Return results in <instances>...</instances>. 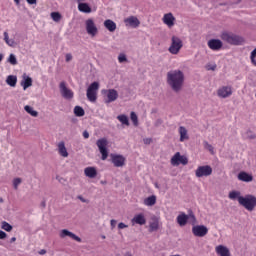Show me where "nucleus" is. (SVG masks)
Segmentation results:
<instances>
[{"mask_svg":"<svg viewBox=\"0 0 256 256\" xmlns=\"http://www.w3.org/2000/svg\"><path fill=\"white\" fill-rule=\"evenodd\" d=\"M17 241V238L16 237H12L11 239H10V243H15Z\"/></svg>","mask_w":256,"mask_h":256,"instance_id":"13d9d810","label":"nucleus"},{"mask_svg":"<svg viewBox=\"0 0 256 256\" xmlns=\"http://www.w3.org/2000/svg\"><path fill=\"white\" fill-rule=\"evenodd\" d=\"M78 11H80V13H91V6L87 3L80 2L78 3Z\"/></svg>","mask_w":256,"mask_h":256,"instance_id":"c85d7f7f","label":"nucleus"},{"mask_svg":"<svg viewBox=\"0 0 256 256\" xmlns=\"http://www.w3.org/2000/svg\"><path fill=\"white\" fill-rule=\"evenodd\" d=\"M111 162L114 167H124L126 158L121 154H111Z\"/></svg>","mask_w":256,"mask_h":256,"instance_id":"2eb2a0df","label":"nucleus"},{"mask_svg":"<svg viewBox=\"0 0 256 256\" xmlns=\"http://www.w3.org/2000/svg\"><path fill=\"white\" fill-rule=\"evenodd\" d=\"M83 137L84 139H89V132L87 130L83 132Z\"/></svg>","mask_w":256,"mask_h":256,"instance_id":"6e6d98bb","label":"nucleus"},{"mask_svg":"<svg viewBox=\"0 0 256 256\" xmlns=\"http://www.w3.org/2000/svg\"><path fill=\"white\" fill-rule=\"evenodd\" d=\"M14 3H16V5H19L21 3L20 0H14Z\"/></svg>","mask_w":256,"mask_h":256,"instance_id":"052dcab7","label":"nucleus"},{"mask_svg":"<svg viewBox=\"0 0 256 256\" xmlns=\"http://www.w3.org/2000/svg\"><path fill=\"white\" fill-rule=\"evenodd\" d=\"M74 115L76 117H83L85 115V110L81 106L74 107Z\"/></svg>","mask_w":256,"mask_h":256,"instance_id":"72a5a7b5","label":"nucleus"},{"mask_svg":"<svg viewBox=\"0 0 256 256\" xmlns=\"http://www.w3.org/2000/svg\"><path fill=\"white\" fill-rule=\"evenodd\" d=\"M181 49H183V40L178 36H172L171 44L168 48L169 53H171V55H179Z\"/></svg>","mask_w":256,"mask_h":256,"instance_id":"20e7f679","label":"nucleus"},{"mask_svg":"<svg viewBox=\"0 0 256 256\" xmlns=\"http://www.w3.org/2000/svg\"><path fill=\"white\" fill-rule=\"evenodd\" d=\"M118 61H119V63H125V62H127V55H125V54H123V53L119 54V56H118Z\"/></svg>","mask_w":256,"mask_h":256,"instance_id":"c03bdc74","label":"nucleus"},{"mask_svg":"<svg viewBox=\"0 0 256 256\" xmlns=\"http://www.w3.org/2000/svg\"><path fill=\"white\" fill-rule=\"evenodd\" d=\"M84 175L89 179H95L97 177V168L93 166L86 167L84 169Z\"/></svg>","mask_w":256,"mask_h":256,"instance_id":"b1692460","label":"nucleus"},{"mask_svg":"<svg viewBox=\"0 0 256 256\" xmlns=\"http://www.w3.org/2000/svg\"><path fill=\"white\" fill-rule=\"evenodd\" d=\"M239 205L245 207L247 211H254L256 207V196L248 194L239 198Z\"/></svg>","mask_w":256,"mask_h":256,"instance_id":"7ed1b4c3","label":"nucleus"},{"mask_svg":"<svg viewBox=\"0 0 256 256\" xmlns=\"http://www.w3.org/2000/svg\"><path fill=\"white\" fill-rule=\"evenodd\" d=\"M66 63H69V61L73 60V55L71 53H67L65 55Z\"/></svg>","mask_w":256,"mask_h":256,"instance_id":"49530a36","label":"nucleus"},{"mask_svg":"<svg viewBox=\"0 0 256 256\" xmlns=\"http://www.w3.org/2000/svg\"><path fill=\"white\" fill-rule=\"evenodd\" d=\"M221 39L226 41V43H230L231 45H241V42L243 41L241 37L229 32H223Z\"/></svg>","mask_w":256,"mask_h":256,"instance_id":"0eeeda50","label":"nucleus"},{"mask_svg":"<svg viewBox=\"0 0 256 256\" xmlns=\"http://www.w3.org/2000/svg\"><path fill=\"white\" fill-rule=\"evenodd\" d=\"M6 83H7V85H9V87H16L17 86V76L9 75L6 78Z\"/></svg>","mask_w":256,"mask_h":256,"instance_id":"7c9ffc66","label":"nucleus"},{"mask_svg":"<svg viewBox=\"0 0 256 256\" xmlns=\"http://www.w3.org/2000/svg\"><path fill=\"white\" fill-rule=\"evenodd\" d=\"M151 138H144L143 139V143L145 144V145H150V143H151Z\"/></svg>","mask_w":256,"mask_h":256,"instance_id":"603ef678","label":"nucleus"},{"mask_svg":"<svg viewBox=\"0 0 256 256\" xmlns=\"http://www.w3.org/2000/svg\"><path fill=\"white\" fill-rule=\"evenodd\" d=\"M194 237H205L209 233V229L205 225H195L192 227Z\"/></svg>","mask_w":256,"mask_h":256,"instance_id":"ddd939ff","label":"nucleus"},{"mask_svg":"<svg viewBox=\"0 0 256 256\" xmlns=\"http://www.w3.org/2000/svg\"><path fill=\"white\" fill-rule=\"evenodd\" d=\"M24 111H26V113L31 115V117H38L39 116V112H37V110L33 109V107H31L29 105H26L24 107Z\"/></svg>","mask_w":256,"mask_h":256,"instance_id":"2f4dec72","label":"nucleus"},{"mask_svg":"<svg viewBox=\"0 0 256 256\" xmlns=\"http://www.w3.org/2000/svg\"><path fill=\"white\" fill-rule=\"evenodd\" d=\"M76 1L79 4V3H85V1H87V0H76Z\"/></svg>","mask_w":256,"mask_h":256,"instance_id":"bf43d9fd","label":"nucleus"},{"mask_svg":"<svg viewBox=\"0 0 256 256\" xmlns=\"http://www.w3.org/2000/svg\"><path fill=\"white\" fill-rule=\"evenodd\" d=\"M110 225H111L112 229H115V226L117 225V220H111Z\"/></svg>","mask_w":256,"mask_h":256,"instance_id":"5fc2aeb1","label":"nucleus"},{"mask_svg":"<svg viewBox=\"0 0 256 256\" xmlns=\"http://www.w3.org/2000/svg\"><path fill=\"white\" fill-rule=\"evenodd\" d=\"M176 222L180 227H185L187 223H191V225H195L197 223V218H195V214H185V212H180L176 218Z\"/></svg>","mask_w":256,"mask_h":256,"instance_id":"f03ea898","label":"nucleus"},{"mask_svg":"<svg viewBox=\"0 0 256 256\" xmlns=\"http://www.w3.org/2000/svg\"><path fill=\"white\" fill-rule=\"evenodd\" d=\"M178 133L180 135L179 141L180 143H184V141H189V131L184 126H180L178 128Z\"/></svg>","mask_w":256,"mask_h":256,"instance_id":"4be33fe9","label":"nucleus"},{"mask_svg":"<svg viewBox=\"0 0 256 256\" xmlns=\"http://www.w3.org/2000/svg\"><path fill=\"white\" fill-rule=\"evenodd\" d=\"M255 57H256V48L251 52V55H250L251 63H253L256 67Z\"/></svg>","mask_w":256,"mask_h":256,"instance_id":"a18cd8bd","label":"nucleus"},{"mask_svg":"<svg viewBox=\"0 0 256 256\" xmlns=\"http://www.w3.org/2000/svg\"><path fill=\"white\" fill-rule=\"evenodd\" d=\"M77 199H79L82 203H89V201L87 199L83 198V196H81V195H79L77 197Z\"/></svg>","mask_w":256,"mask_h":256,"instance_id":"8fccbe9b","label":"nucleus"},{"mask_svg":"<svg viewBox=\"0 0 256 256\" xmlns=\"http://www.w3.org/2000/svg\"><path fill=\"white\" fill-rule=\"evenodd\" d=\"M204 149H207L212 155L215 154V149L213 148V146L211 144H209V142L204 141Z\"/></svg>","mask_w":256,"mask_h":256,"instance_id":"a19ab883","label":"nucleus"},{"mask_svg":"<svg viewBox=\"0 0 256 256\" xmlns=\"http://www.w3.org/2000/svg\"><path fill=\"white\" fill-rule=\"evenodd\" d=\"M208 71H215V69H217V65H211V66H207Z\"/></svg>","mask_w":256,"mask_h":256,"instance_id":"3c124183","label":"nucleus"},{"mask_svg":"<svg viewBox=\"0 0 256 256\" xmlns=\"http://www.w3.org/2000/svg\"><path fill=\"white\" fill-rule=\"evenodd\" d=\"M124 23L126 27H132V29H137V27L141 25V21H139V18H137V16L127 17L124 20Z\"/></svg>","mask_w":256,"mask_h":256,"instance_id":"f3484780","label":"nucleus"},{"mask_svg":"<svg viewBox=\"0 0 256 256\" xmlns=\"http://www.w3.org/2000/svg\"><path fill=\"white\" fill-rule=\"evenodd\" d=\"M96 145L100 151L102 161H107V157H109V149H107L109 141H107V138L98 139Z\"/></svg>","mask_w":256,"mask_h":256,"instance_id":"39448f33","label":"nucleus"},{"mask_svg":"<svg viewBox=\"0 0 256 256\" xmlns=\"http://www.w3.org/2000/svg\"><path fill=\"white\" fill-rule=\"evenodd\" d=\"M208 47L212 51H219L223 47V42L219 39H211L208 41Z\"/></svg>","mask_w":256,"mask_h":256,"instance_id":"6ab92c4d","label":"nucleus"},{"mask_svg":"<svg viewBox=\"0 0 256 256\" xmlns=\"http://www.w3.org/2000/svg\"><path fill=\"white\" fill-rule=\"evenodd\" d=\"M130 119L135 127L139 125V118L137 117V114L135 112H131Z\"/></svg>","mask_w":256,"mask_h":256,"instance_id":"e433bc0d","label":"nucleus"},{"mask_svg":"<svg viewBox=\"0 0 256 256\" xmlns=\"http://www.w3.org/2000/svg\"><path fill=\"white\" fill-rule=\"evenodd\" d=\"M242 137H244L245 139H255L256 136L255 133L248 130L242 134Z\"/></svg>","mask_w":256,"mask_h":256,"instance_id":"79ce46f5","label":"nucleus"},{"mask_svg":"<svg viewBox=\"0 0 256 256\" xmlns=\"http://www.w3.org/2000/svg\"><path fill=\"white\" fill-rule=\"evenodd\" d=\"M155 203H157V196H155V195H151V196L145 198L143 201V204L146 207H153V205H155Z\"/></svg>","mask_w":256,"mask_h":256,"instance_id":"cd10ccee","label":"nucleus"},{"mask_svg":"<svg viewBox=\"0 0 256 256\" xmlns=\"http://www.w3.org/2000/svg\"><path fill=\"white\" fill-rule=\"evenodd\" d=\"M102 239H105V236H102Z\"/></svg>","mask_w":256,"mask_h":256,"instance_id":"338daca9","label":"nucleus"},{"mask_svg":"<svg viewBox=\"0 0 256 256\" xmlns=\"http://www.w3.org/2000/svg\"><path fill=\"white\" fill-rule=\"evenodd\" d=\"M59 237L60 239H72L73 241H77V243H81V237L77 236V234L69 231L68 229H62L59 231Z\"/></svg>","mask_w":256,"mask_h":256,"instance_id":"f8f14e48","label":"nucleus"},{"mask_svg":"<svg viewBox=\"0 0 256 256\" xmlns=\"http://www.w3.org/2000/svg\"><path fill=\"white\" fill-rule=\"evenodd\" d=\"M162 21L167 27H173V25H175V16H173V13H166L163 16Z\"/></svg>","mask_w":256,"mask_h":256,"instance_id":"412c9836","label":"nucleus"},{"mask_svg":"<svg viewBox=\"0 0 256 256\" xmlns=\"http://www.w3.org/2000/svg\"><path fill=\"white\" fill-rule=\"evenodd\" d=\"M127 227H129V226L123 222H120L118 224V229H127Z\"/></svg>","mask_w":256,"mask_h":256,"instance_id":"de8ad7c7","label":"nucleus"},{"mask_svg":"<svg viewBox=\"0 0 256 256\" xmlns=\"http://www.w3.org/2000/svg\"><path fill=\"white\" fill-rule=\"evenodd\" d=\"M47 253V250L42 249L39 251V255H45Z\"/></svg>","mask_w":256,"mask_h":256,"instance_id":"4d7b16f0","label":"nucleus"},{"mask_svg":"<svg viewBox=\"0 0 256 256\" xmlns=\"http://www.w3.org/2000/svg\"><path fill=\"white\" fill-rule=\"evenodd\" d=\"M1 229L10 233V231H13V226L11 224H9V222L3 221L1 223Z\"/></svg>","mask_w":256,"mask_h":256,"instance_id":"c9c22d12","label":"nucleus"},{"mask_svg":"<svg viewBox=\"0 0 256 256\" xmlns=\"http://www.w3.org/2000/svg\"><path fill=\"white\" fill-rule=\"evenodd\" d=\"M97 91H99V82L91 83L86 92V97L90 103L97 101Z\"/></svg>","mask_w":256,"mask_h":256,"instance_id":"423d86ee","label":"nucleus"},{"mask_svg":"<svg viewBox=\"0 0 256 256\" xmlns=\"http://www.w3.org/2000/svg\"><path fill=\"white\" fill-rule=\"evenodd\" d=\"M212 173L213 168H211V166L209 165L199 166L195 171V175L198 178L209 177V175H211Z\"/></svg>","mask_w":256,"mask_h":256,"instance_id":"9d476101","label":"nucleus"},{"mask_svg":"<svg viewBox=\"0 0 256 256\" xmlns=\"http://www.w3.org/2000/svg\"><path fill=\"white\" fill-rule=\"evenodd\" d=\"M0 202L3 203V199H0Z\"/></svg>","mask_w":256,"mask_h":256,"instance_id":"69168bd1","label":"nucleus"},{"mask_svg":"<svg viewBox=\"0 0 256 256\" xmlns=\"http://www.w3.org/2000/svg\"><path fill=\"white\" fill-rule=\"evenodd\" d=\"M4 41L8 47H17V42H15V39H10L7 32H4Z\"/></svg>","mask_w":256,"mask_h":256,"instance_id":"c756f323","label":"nucleus"},{"mask_svg":"<svg viewBox=\"0 0 256 256\" xmlns=\"http://www.w3.org/2000/svg\"><path fill=\"white\" fill-rule=\"evenodd\" d=\"M117 119H118V121H120V123H122V125L129 126V117H127V115L121 114V115L117 116Z\"/></svg>","mask_w":256,"mask_h":256,"instance_id":"f704fd0d","label":"nucleus"},{"mask_svg":"<svg viewBox=\"0 0 256 256\" xmlns=\"http://www.w3.org/2000/svg\"><path fill=\"white\" fill-rule=\"evenodd\" d=\"M215 251L219 256H231V251H229V248L224 245L216 246Z\"/></svg>","mask_w":256,"mask_h":256,"instance_id":"5701e85b","label":"nucleus"},{"mask_svg":"<svg viewBox=\"0 0 256 256\" xmlns=\"http://www.w3.org/2000/svg\"><path fill=\"white\" fill-rule=\"evenodd\" d=\"M51 18L53 19V21H55L56 23H59V21H61V14L59 12H52L51 13Z\"/></svg>","mask_w":256,"mask_h":256,"instance_id":"ea45409f","label":"nucleus"},{"mask_svg":"<svg viewBox=\"0 0 256 256\" xmlns=\"http://www.w3.org/2000/svg\"><path fill=\"white\" fill-rule=\"evenodd\" d=\"M167 83L174 93H179L185 85V73L179 69L168 72Z\"/></svg>","mask_w":256,"mask_h":256,"instance_id":"f257e3e1","label":"nucleus"},{"mask_svg":"<svg viewBox=\"0 0 256 256\" xmlns=\"http://www.w3.org/2000/svg\"><path fill=\"white\" fill-rule=\"evenodd\" d=\"M43 207H45V202L42 203Z\"/></svg>","mask_w":256,"mask_h":256,"instance_id":"0e129e2a","label":"nucleus"},{"mask_svg":"<svg viewBox=\"0 0 256 256\" xmlns=\"http://www.w3.org/2000/svg\"><path fill=\"white\" fill-rule=\"evenodd\" d=\"M229 199H231L232 201H235V199H237L238 203H239V199L243 198V196H241V192L239 191H231L228 195Z\"/></svg>","mask_w":256,"mask_h":256,"instance_id":"473e14b6","label":"nucleus"},{"mask_svg":"<svg viewBox=\"0 0 256 256\" xmlns=\"http://www.w3.org/2000/svg\"><path fill=\"white\" fill-rule=\"evenodd\" d=\"M85 29L90 37H96L99 33V28H97V24H95L93 18H89L85 21Z\"/></svg>","mask_w":256,"mask_h":256,"instance_id":"6e6552de","label":"nucleus"},{"mask_svg":"<svg viewBox=\"0 0 256 256\" xmlns=\"http://www.w3.org/2000/svg\"><path fill=\"white\" fill-rule=\"evenodd\" d=\"M58 153L61 157L67 158L69 157V152H67V147H65V142L61 141L57 145Z\"/></svg>","mask_w":256,"mask_h":256,"instance_id":"393cba45","label":"nucleus"},{"mask_svg":"<svg viewBox=\"0 0 256 256\" xmlns=\"http://www.w3.org/2000/svg\"><path fill=\"white\" fill-rule=\"evenodd\" d=\"M7 233H5L3 230H0V239H6Z\"/></svg>","mask_w":256,"mask_h":256,"instance_id":"09e8293b","label":"nucleus"},{"mask_svg":"<svg viewBox=\"0 0 256 256\" xmlns=\"http://www.w3.org/2000/svg\"><path fill=\"white\" fill-rule=\"evenodd\" d=\"M104 27L108 31H110V33H113L117 29V24L113 20L107 19V20L104 21Z\"/></svg>","mask_w":256,"mask_h":256,"instance_id":"bb28decb","label":"nucleus"},{"mask_svg":"<svg viewBox=\"0 0 256 256\" xmlns=\"http://www.w3.org/2000/svg\"><path fill=\"white\" fill-rule=\"evenodd\" d=\"M8 63H10V65H17V57L15 56V54L9 55Z\"/></svg>","mask_w":256,"mask_h":256,"instance_id":"37998d69","label":"nucleus"},{"mask_svg":"<svg viewBox=\"0 0 256 256\" xmlns=\"http://www.w3.org/2000/svg\"><path fill=\"white\" fill-rule=\"evenodd\" d=\"M101 183H102V185H105V183H107V182L102 181Z\"/></svg>","mask_w":256,"mask_h":256,"instance_id":"e2e57ef3","label":"nucleus"},{"mask_svg":"<svg viewBox=\"0 0 256 256\" xmlns=\"http://www.w3.org/2000/svg\"><path fill=\"white\" fill-rule=\"evenodd\" d=\"M147 223V218H145V214L138 213L134 215V217L131 219V224L133 226L135 225H145Z\"/></svg>","mask_w":256,"mask_h":256,"instance_id":"a211bd4d","label":"nucleus"},{"mask_svg":"<svg viewBox=\"0 0 256 256\" xmlns=\"http://www.w3.org/2000/svg\"><path fill=\"white\" fill-rule=\"evenodd\" d=\"M60 93L64 99L71 100L74 97L73 90L67 87V83L61 82L59 85Z\"/></svg>","mask_w":256,"mask_h":256,"instance_id":"9b49d317","label":"nucleus"},{"mask_svg":"<svg viewBox=\"0 0 256 256\" xmlns=\"http://www.w3.org/2000/svg\"><path fill=\"white\" fill-rule=\"evenodd\" d=\"M170 163L173 167H179V165H187V163H189V160L186 156L181 155L180 152H176L172 156Z\"/></svg>","mask_w":256,"mask_h":256,"instance_id":"1a4fd4ad","label":"nucleus"},{"mask_svg":"<svg viewBox=\"0 0 256 256\" xmlns=\"http://www.w3.org/2000/svg\"><path fill=\"white\" fill-rule=\"evenodd\" d=\"M21 87H23L24 91H27L29 87L33 86V79L29 77L27 74H23L22 81L20 82Z\"/></svg>","mask_w":256,"mask_h":256,"instance_id":"aec40b11","label":"nucleus"},{"mask_svg":"<svg viewBox=\"0 0 256 256\" xmlns=\"http://www.w3.org/2000/svg\"><path fill=\"white\" fill-rule=\"evenodd\" d=\"M239 181H243L244 183H251L253 181V175L247 173V172H240L238 174Z\"/></svg>","mask_w":256,"mask_h":256,"instance_id":"a878e982","label":"nucleus"},{"mask_svg":"<svg viewBox=\"0 0 256 256\" xmlns=\"http://www.w3.org/2000/svg\"><path fill=\"white\" fill-rule=\"evenodd\" d=\"M149 229L151 232L153 231H157L159 229V221L158 220H154L150 223Z\"/></svg>","mask_w":256,"mask_h":256,"instance_id":"4c0bfd02","label":"nucleus"},{"mask_svg":"<svg viewBox=\"0 0 256 256\" xmlns=\"http://www.w3.org/2000/svg\"><path fill=\"white\" fill-rule=\"evenodd\" d=\"M3 57H4L3 54L0 53V63L1 61H3Z\"/></svg>","mask_w":256,"mask_h":256,"instance_id":"680f3d73","label":"nucleus"},{"mask_svg":"<svg viewBox=\"0 0 256 256\" xmlns=\"http://www.w3.org/2000/svg\"><path fill=\"white\" fill-rule=\"evenodd\" d=\"M103 95H106V103H113L119 99V92L115 89L102 90Z\"/></svg>","mask_w":256,"mask_h":256,"instance_id":"4468645a","label":"nucleus"},{"mask_svg":"<svg viewBox=\"0 0 256 256\" xmlns=\"http://www.w3.org/2000/svg\"><path fill=\"white\" fill-rule=\"evenodd\" d=\"M12 183H13V188H14L15 190H18V189H19V185H20L21 183H23V180H22L21 178H14L13 181H12Z\"/></svg>","mask_w":256,"mask_h":256,"instance_id":"58836bf2","label":"nucleus"},{"mask_svg":"<svg viewBox=\"0 0 256 256\" xmlns=\"http://www.w3.org/2000/svg\"><path fill=\"white\" fill-rule=\"evenodd\" d=\"M28 5H37V0H26Z\"/></svg>","mask_w":256,"mask_h":256,"instance_id":"864d4df0","label":"nucleus"},{"mask_svg":"<svg viewBox=\"0 0 256 256\" xmlns=\"http://www.w3.org/2000/svg\"><path fill=\"white\" fill-rule=\"evenodd\" d=\"M217 95L221 99H227V97H231V95H233V89L231 86H223L218 89Z\"/></svg>","mask_w":256,"mask_h":256,"instance_id":"dca6fc26","label":"nucleus"}]
</instances>
